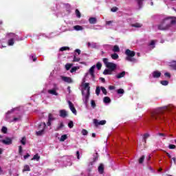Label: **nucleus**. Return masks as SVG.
Here are the masks:
<instances>
[{
	"label": "nucleus",
	"instance_id": "obj_35",
	"mask_svg": "<svg viewBox=\"0 0 176 176\" xmlns=\"http://www.w3.org/2000/svg\"><path fill=\"white\" fill-rule=\"evenodd\" d=\"M97 160H98V155H96L94 158V161L91 162L89 163V166H93V164H94L95 162H97Z\"/></svg>",
	"mask_w": 176,
	"mask_h": 176
},
{
	"label": "nucleus",
	"instance_id": "obj_18",
	"mask_svg": "<svg viewBox=\"0 0 176 176\" xmlns=\"http://www.w3.org/2000/svg\"><path fill=\"white\" fill-rule=\"evenodd\" d=\"M84 89L87 90V93H90V84L89 82L84 84Z\"/></svg>",
	"mask_w": 176,
	"mask_h": 176
},
{
	"label": "nucleus",
	"instance_id": "obj_4",
	"mask_svg": "<svg viewBox=\"0 0 176 176\" xmlns=\"http://www.w3.org/2000/svg\"><path fill=\"white\" fill-rule=\"evenodd\" d=\"M151 118L153 120H164L166 118L162 116V111L157 110L151 113Z\"/></svg>",
	"mask_w": 176,
	"mask_h": 176
},
{
	"label": "nucleus",
	"instance_id": "obj_30",
	"mask_svg": "<svg viewBox=\"0 0 176 176\" xmlns=\"http://www.w3.org/2000/svg\"><path fill=\"white\" fill-rule=\"evenodd\" d=\"M111 58L113 60H118V58H119V55L116 53H114V54H111Z\"/></svg>",
	"mask_w": 176,
	"mask_h": 176
},
{
	"label": "nucleus",
	"instance_id": "obj_36",
	"mask_svg": "<svg viewBox=\"0 0 176 176\" xmlns=\"http://www.w3.org/2000/svg\"><path fill=\"white\" fill-rule=\"evenodd\" d=\"M80 58H77L76 55L74 56L73 63H79Z\"/></svg>",
	"mask_w": 176,
	"mask_h": 176
},
{
	"label": "nucleus",
	"instance_id": "obj_34",
	"mask_svg": "<svg viewBox=\"0 0 176 176\" xmlns=\"http://www.w3.org/2000/svg\"><path fill=\"white\" fill-rule=\"evenodd\" d=\"M100 90L102 91L103 94H104V96H107V94H108V92L107 91V89H105V87H101Z\"/></svg>",
	"mask_w": 176,
	"mask_h": 176
},
{
	"label": "nucleus",
	"instance_id": "obj_59",
	"mask_svg": "<svg viewBox=\"0 0 176 176\" xmlns=\"http://www.w3.org/2000/svg\"><path fill=\"white\" fill-rule=\"evenodd\" d=\"M165 76H167L168 78H171V74H170V73L168 72H166L164 74Z\"/></svg>",
	"mask_w": 176,
	"mask_h": 176
},
{
	"label": "nucleus",
	"instance_id": "obj_28",
	"mask_svg": "<svg viewBox=\"0 0 176 176\" xmlns=\"http://www.w3.org/2000/svg\"><path fill=\"white\" fill-rule=\"evenodd\" d=\"M8 46H13V45H14V39L13 38L9 39L8 41Z\"/></svg>",
	"mask_w": 176,
	"mask_h": 176
},
{
	"label": "nucleus",
	"instance_id": "obj_43",
	"mask_svg": "<svg viewBox=\"0 0 176 176\" xmlns=\"http://www.w3.org/2000/svg\"><path fill=\"white\" fill-rule=\"evenodd\" d=\"M1 132L3 133V134H6L8 133V128L6 126H3Z\"/></svg>",
	"mask_w": 176,
	"mask_h": 176
},
{
	"label": "nucleus",
	"instance_id": "obj_1",
	"mask_svg": "<svg viewBox=\"0 0 176 176\" xmlns=\"http://www.w3.org/2000/svg\"><path fill=\"white\" fill-rule=\"evenodd\" d=\"M176 24V17L168 16L164 19L160 23L157 25V29L160 31H167L171 28V25H175Z\"/></svg>",
	"mask_w": 176,
	"mask_h": 176
},
{
	"label": "nucleus",
	"instance_id": "obj_42",
	"mask_svg": "<svg viewBox=\"0 0 176 176\" xmlns=\"http://www.w3.org/2000/svg\"><path fill=\"white\" fill-rule=\"evenodd\" d=\"M76 17H78V19H80L81 14H80V12L79 11V10H78V9L76 10Z\"/></svg>",
	"mask_w": 176,
	"mask_h": 176
},
{
	"label": "nucleus",
	"instance_id": "obj_44",
	"mask_svg": "<svg viewBox=\"0 0 176 176\" xmlns=\"http://www.w3.org/2000/svg\"><path fill=\"white\" fill-rule=\"evenodd\" d=\"M65 50H69V47H62L60 48V52H65Z\"/></svg>",
	"mask_w": 176,
	"mask_h": 176
},
{
	"label": "nucleus",
	"instance_id": "obj_58",
	"mask_svg": "<svg viewBox=\"0 0 176 176\" xmlns=\"http://www.w3.org/2000/svg\"><path fill=\"white\" fill-rule=\"evenodd\" d=\"M109 90H115L116 87L113 86V85H110V86L109 87Z\"/></svg>",
	"mask_w": 176,
	"mask_h": 176
},
{
	"label": "nucleus",
	"instance_id": "obj_23",
	"mask_svg": "<svg viewBox=\"0 0 176 176\" xmlns=\"http://www.w3.org/2000/svg\"><path fill=\"white\" fill-rule=\"evenodd\" d=\"M103 102H104V104H109V102H111V98L108 96H105L103 98Z\"/></svg>",
	"mask_w": 176,
	"mask_h": 176
},
{
	"label": "nucleus",
	"instance_id": "obj_27",
	"mask_svg": "<svg viewBox=\"0 0 176 176\" xmlns=\"http://www.w3.org/2000/svg\"><path fill=\"white\" fill-rule=\"evenodd\" d=\"M74 29L76 30V31H82V30H83V28L80 25H75L74 26Z\"/></svg>",
	"mask_w": 176,
	"mask_h": 176
},
{
	"label": "nucleus",
	"instance_id": "obj_56",
	"mask_svg": "<svg viewBox=\"0 0 176 176\" xmlns=\"http://www.w3.org/2000/svg\"><path fill=\"white\" fill-rule=\"evenodd\" d=\"M28 157H30V155H25L23 156L22 160H27V159H28Z\"/></svg>",
	"mask_w": 176,
	"mask_h": 176
},
{
	"label": "nucleus",
	"instance_id": "obj_25",
	"mask_svg": "<svg viewBox=\"0 0 176 176\" xmlns=\"http://www.w3.org/2000/svg\"><path fill=\"white\" fill-rule=\"evenodd\" d=\"M72 65H74V64H72V63H67L65 65V69H66V71H69V69H71V68L72 67Z\"/></svg>",
	"mask_w": 176,
	"mask_h": 176
},
{
	"label": "nucleus",
	"instance_id": "obj_64",
	"mask_svg": "<svg viewBox=\"0 0 176 176\" xmlns=\"http://www.w3.org/2000/svg\"><path fill=\"white\" fill-rule=\"evenodd\" d=\"M172 67H173V69H175V71H176V63H174L173 65H172Z\"/></svg>",
	"mask_w": 176,
	"mask_h": 176
},
{
	"label": "nucleus",
	"instance_id": "obj_38",
	"mask_svg": "<svg viewBox=\"0 0 176 176\" xmlns=\"http://www.w3.org/2000/svg\"><path fill=\"white\" fill-rule=\"evenodd\" d=\"M100 93H101V88H100V87H97L96 89V94L97 96H100Z\"/></svg>",
	"mask_w": 176,
	"mask_h": 176
},
{
	"label": "nucleus",
	"instance_id": "obj_45",
	"mask_svg": "<svg viewBox=\"0 0 176 176\" xmlns=\"http://www.w3.org/2000/svg\"><path fill=\"white\" fill-rule=\"evenodd\" d=\"M118 94H124V89H119L117 90Z\"/></svg>",
	"mask_w": 176,
	"mask_h": 176
},
{
	"label": "nucleus",
	"instance_id": "obj_31",
	"mask_svg": "<svg viewBox=\"0 0 176 176\" xmlns=\"http://www.w3.org/2000/svg\"><path fill=\"white\" fill-rule=\"evenodd\" d=\"M138 1V5L139 6V9H141L142 8V3H144V0H136Z\"/></svg>",
	"mask_w": 176,
	"mask_h": 176
},
{
	"label": "nucleus",
	"instance_id": "obj_11",
	"mask_svg": "<svg viewBox=\"0 0 176 176\" xmlns=\"http://www.w3.org/2000/svg\"><path fill=\"white\" fill-rule=\"evenodd\" d=\"M68 104H69V107L72 111V112L74 113V115H76V109H75V107L74 106V104L72 103V102L69 100Z\"/></svg>",
	"mask_w": 176,
	"mask_h": 176
},
{
	"label": "nucleus",
	"instance_id": "obj_54",
	"mask_svg": "<svg viewBox=\"0 0 176 176\" xmlns=\"http://www.w3.org/2000/svg\"><path fill=\"white\" fill-rule=\"evenodd\" d=\"M148 45L149 46H153V48L155 47V41L152 40Z\"/></svg>",
	"mask_w": 176,
	"mask_h": 176
},
{
	"label": "nucleus",
	"instance_id": "obj_24",
	"mask_svg": "<svg viewBox=\"0 0 176 176\" xmlns=\"http://www.w3.org/2000/svg\"><path fill=\"white\" fill-rule=\"evenodd\" d=\"M92 47V49H96L97 47V43H88V47Z\"/></svg>",
	"mask_w": 176,
	"mask_h": 176
},
{
	"label": "nucleus",
	"instance_id": "obj_22",
	"mask_svg": "<svg viewBox=\"0 0 176 176\" xmlns=\"http://www.w3.org/2000/svg\"><path fill=\"white\" fill-rule=\"evenodd\" d=\"M131 25L135 28H141V27H142V24L139 23H132Z\"/></svg>",
	"mask_w": 176,
	"mask_h": 176
},
{
	"label": "nucleus",
	"instance_id": "obj_7",
	"mask_svg": "<svg viewBox=\"0 0 176 176\" xmlns=\"http://www.w3.org/2000/svg\"><path fill=\"white\" fill-rule=\"evenodd\" d=\"M82 101L85 105L87 106L89 104V98H90V92H87V94L85 95V91H82Z\"/></svg>",
	"mask_w": 176,
	"mask_h": 176
},
{
	"label": "nucleus",
	"instance_id": "obj_52",
	"mask_svg": "<svg viewBox=\"0 0 176 176\" xmlns=\"http://www.w3.org/2000/svg\"><path fill=\"white\" fill-rule=\"evenodd\" d=\"M21 144H22V145H25V138L21 139Z\"/></svg>",
	"mask_w": 176,
	"mask_h": 176
},
{
	"label": "nucleus",
	"instance_id": "obj_13",
	"mask_svg": "<svg viewBox=\"0 0 176 176\" xmlns=\"http://www.w3.org/2000/svg\"><path fill=\"white\" fill-rule=\"evenodd\" d=\"M59 116H60V118H67V116H68V113H67V111L64 110V109H61L59 111Z\"/></svg>",
	"mask_w": 176,
	"mask_h": 176
},
{
	"label": "nucleus",
	"instance_id": "obj_3",
	"mask_svg": "<svg viewBox=\"0 0 176 176\" xmlns=\"http://www.w3.org/2000/svg\"><path fill=\"white\" fill-rule=\"evenodd\" d=\"M125 54L127 56L126 57V61H131V63H135V61H137V60L133 58L134 56H135V52L127 49L125 51Z\"/></svg>",
	"mask_w": 176,
	"mask_h": 176
},
{
	"label": "nucleus",
	"instance_id": "obj_48",
	"mask_svg": "<svg viewBox=\"0 0 176 176\" xmlns=\"http://www.w3.org/2000/svg\"><path fill=\"white\" fill-rule=\"evenodd\" d=\"M91 107H92V108H96V101H94V100H91Z\"/></svg>",
	"mask_w": 176,
	"mask_h": 176
},
{
	"label": "nucleus",
	"instance_id": "obj_32",
	"mask_svg": "<svg viewBox=\"0 0 176 176\" xmlns=\"http://www.w3.org/2000/svg\"><path fill=\"white\" fill-rule=\"evenodd\" d=\"M41 157L38 155H34L32 160H36V162L39 161Z\"/></svg>",
	"mask_w": 176,
	"mask_h": 176
},
{
	"label": "nucleus",
	"instance_id": "obj_50",
	"mask_svg": "<svg viewBox=\"0 0 176 176\" xmlns=\"http://www.w3.org/2000/svg\"><path fill=\"white\" fill-rule=\"evenodd\" d=\"M68 127L69 129H72L74 127V122L69 121V122L68 123Z\"/></svg>",
	"mask_w": 176,
	"mask_h": 176
},
{
	"label": "nucleus",
	"instance_id": "obj_15",
	"mask_svg": "<svg viewBox=\"0 0 176 176\" xmlns=\"http://www.w3.org/2000/svg\"><path fill=\"white\" fill-rule=\"evenodd\" d=\"M162 76V73L159 71H155L153 72V78H160Z\"/></svg>",
	"mask_w": 176,
	"mask_h": 176
},
{
	"label": "nucleus",
	"instance_id": "obj_49",
	"mask_svg": "<svg viewBox=\"0 0 176 176\" xmlns=\"http://www.w3.org/2000/svg\"><path fill=\"white\" fill-rule=\"evenodd\" d=\"M81 133H82V135H87V134L89 133V132L86 129H82Z\"/></svg>",
	"mask_w": 176,
	"mask_h": 176
},
{
	"label": "nucleus",
	"instance_id": "obj_55",
	"mask_svg": "<svg viewBox=\"0 0 176 176\" xmlns=\"http://www.w3.org/2000/svg\"><path fill=\"white\" fill-rule=\"evenodd\" d=\"M111 10L113 12H118V7H113Z\"/></svg>",
	"mask_w": 176,
	"mask_h": 176
},
{
	"label": "nucleus",
	"instance_id": "obj_63",
	"mask_svg": "<svg viewBox=\"0 0 176 176\" xmlns=\"http://www.w3.org/2000/svg\"><path fill=\"white\" fill-rule=\"evenodd\" d=\"M17 120H20V118H14L13 122H17Z\"/></svg>",
	"mask_w": 176,
	"mask_h": 176
},
{
	"label": "nucleus",
	"instance_id": "obj_21",
	"mask_svg": "<svg viewBox=\"0 0 176 176\" xmlns=\"http://www.w3.org/2000/svg\"><path fill=\"white\" fill-rule=\"evenodd\" d=\"M112 72H113L112 70H111L109 69H106L104 70L103 74L104 75H112Z\"/></svg>",
	"mask_w": 176,
	"mask_h": 176
},
{
	"label": "nucleus",
	"instance_id": "obj_62",
	"mask_svg": "<svg viewBox=\"0 0 176 176\" xmlns=\"http://www.w3.org/2000/svg\"><path fill=\"white\" fill-rule=\"evenodd\" d=\"M75 52H76V53H78V55L80 54V50L76 49V50H75Z\"/></svg>",
	"mask_w": 176,
	"mask_h": 176
},
{
	"label": "nucleus",
	"instance_id": "obj_39",
	"mask_svg": "<svg viewBox=\"0 0 176 176\" xmlns=\"http://www.w3.org/2000/svg\"><path fill=\"white\" fill-rule=\"evenodd\" d=\"M145 160V157L143 155L139 159V164H142Z\"/></svg>",
	"mask_w": 176,
	"mask_h": 176
},
{
	"label": "nucleus",
	"instance_id": "obj_47",
	"mask_svg": "<svg viewBox=\"0 0 176 176\" xmlns=\"http://www.w3.org/2000/svg\"><path fill=\"white\" fill-rule=\"evenodd\" d=\"M102 67V64H101V63L98 62L96 63V68H98V70L101 69Z\"/></svg>",
	"mask_w": 176,
	"mask_h": 176
},
{
	"label": "nucleus",
	"instance_id": "obj_14",
	"mask_svg": "<svg viewBox=\"0 0 176 176\" xmlns=\"http://www.w3.org/2000/svg\"><path fill=\"white\" fill-rule=\"evenodd\" d=\"M96 69V65H93L90 69H89V74L91 75V78L94 79L96 78V75L94 74V69Z\"/></svg>",
	"mask_w": 176,
	"mask_h": 176
},
{
	"label": "nucleus",
	"instance_id": "obj_26",
	"mask_svg": "<svg viewBox=\"0 0 176 176\" xmlns=\"http://www.w3.org/2000/svg\"><path fill=\"white\" fill-rule=\"evenodd\" d=\"M113 52H114L115 53H118L120 52V48H119V46L118 45H114L113 48Z\"/></svg>",
	"mask_w": 176,
	"mask_h": 176
},
{
	"label": "nucleus",
	"instance_id": "obj_17",
	"mask_svg": "<svg viewBox=\"0 0 176 176\" xmlns=\"http://www.w3.org/2000/svg\"><path fill=\"white\" fill-rule=\"evenodd\" d=\"M98 171L99 174H104V164H100L98 168Z\"/></svg>",
	"mask_w": 176,
	"mask_h": 176
},
{
	"label": "nucleus",
	"instance_id": "obj_51",
	"mask_svg": "<svg viewBox=\"0 0 176 176\" xmlns=\"http://www.w3.org/2000/svg\"><path fill=\"white\" fill-rule=\"evenodd\" d=\"M168 148L169 149H175L176 146L174 144H169Z\"/></svg>",
	"mask_w": 176,
	"mask_h": 176
},
{
	"label": "nucleus",
	"instance_id": "obj_37",
	"mask_svg": "<svg viewBox=\"0 0 176 176\" xmlns=\"http://www.w3.org/2000/svg\"><path fill=\"white\" fill-rule=\"evenodd\" d=\"M64 127V123L60 122L59 126L56 128V131H58V130H61Z\"/></svg>",
	"mask_w": 176,
	"mask_h": 176
},
{
	"label": "nucleus",
	"instance_id": "obj_5",
	"mask_svg": "<svg viewBox=\"0 0 176 176\" xmlns=\"http://www.w3.org/2000/svg\"><path fill=\"white\" fill-rule=\"evenodd\" d=\"M105 67L108 68V69H110L111 71H115L116 69V64L111 62H108V58H104L102 60Z\"/></svg>",
	"mask_w": 176,
	"mask_h": 176
},
{
	"label": "nucleus",
	"instance_id": "obj_46",
	"mask_svg": "<svg viewBox=\"0 0 176 176\" xmlns=\"http://www.w3.org/2000/svg\"><path fill=\"white\" fill-rule=\"evenodd\" d=\"M161 85H162V86H167V85H168V80H162L160 82Z\"/></svg>",
	"mask_w": 176,
	"mask_h": 176
},
{
	"label": "nucleus",
	"instance_id": "obj_12",
	"mask_svg": "<svg viewBox=\"0 0 176 176\" xmlns=\"http://www.w3.org/2000/svg\"><path fill=\"white\" fill-rule=\"evenodd\" d=\"M60 78L62 80H63V82H65L66 83H72L73 82L72 78H71V77L61 76Z\"/></svg>",
	"mask_w": 176,
	"mask_h": 176
},
{
	"label": "nucleus",
	"instance_id": "obj_6",
	"mask_svg": "<svg viewBox=\"0 0 176 176\" xmlns=\"http://www.w3.org/2000/svg\"><path fill=\"white\" fill-rule=\"evenodd\" d=\"M46 127V123L45 122H41L38 124V129L40 131H37L36 133V135H42L45 131V128Z\"/></svg>",
	"mask_w": 176,
	"mask_h": 176
},
{
	"label": "nucleus",
	"instance_id": "obj_33",
	"mask_svg": "<svg viewBox=\"0 0 176 176\" xmlns=\"http://www.w3.org/2000/svg\"><path fill=\"white\" fill-rule=\"evenodd\" d=\"M78 69H79V67H74L70 70V72H71V74H74V72H76V71H78Z\"/></svg>",
	"mask_w": 176,
	"mask_h": 176
},
{
	"label": "nucleus",
	"instance_id": "obj_40",
	"mask_svg": "<svg viewBox=\"0 0 176 176\" xmlns=\"http://www.w3.org/2000/svg\"><path fill=\"white\" fill-rule=\"evenodd\" d=\"M30 170H31V169L30 168V166H28V165L24 166V168L23 170V172L24 171H30Z\"/></svg>",
	"mask_w": 176,
	"mask_h": 176
},
{
	"label": "nucleus",
	"instance_id": "obj_61",
	"mask_svg": "<svg viewBox=\"0 0 176 176\" xmlns=\"http://www.w3.org/2000/svg\"><path fill=\"white\" fill-rule=\"evenodd\" d=\"M9 35L10 36H13L14 38H16V36H17V35H16V34L14 33H10Z\"/></svg>",
	"mask_w": 176,
	"mask_h": 176
},
{
	"label": "nucleus",
	"instance_id": "obj_2",
	"mask_svg": "<svg viewBox=\"0 0 176 176\" xmlns=\"http://www.w3.org/2000/svg\"><path fill=\"white\" fill-rule=\"evenodd\" d=\"M79 160L80 159V155H75L74 157H72V155H65L63 157V164H61V167H67V166H72V162L71 160H75L76 159Z\"/></svg>",
	"mask_w": 176,
	"mask_h": 176
},
{
	"label": "nucleus",
	"instance_id": "obj_8",
	"mask_svg": "<svg viewBox=\"0 0 176 176\" xmlns=\"http://www.w3.org/2000/svg\"><path fill=\"white\" fill-rule=\"evenodd\" d=\"M94 124H95L96 127H98V126H104V124H107V120H103L98 121L97 119H94Z\"/></svg>",
	"mask_w": 176,
	"mask_h": 176
},
{
	"label": "nucleus",
	"instance_id": "obj_53",
	"mask_svg": "<svg viewBox=\"0 0 176 176\" xmlns=\"http://www.w3.org/2000/svg\"><path fill=\"white\" fill-rule=\"evenodd\" d=\"M157 135H159L160 137H166V134L163 133H158Z\"/></svg>",
	"mask_w": 176,
	"mask_h": 176
},
{
	"label": "nucleus",
	"instance_id": "obj_57",
	"mask_svg": "<svg viewBox=\"0 0 176 176\" xmlns=\"http://www.w3.org/2000/svg\"><path fill=\"white\" fill-rule=\"evenodd\" d=\"M112 23H113V21H106V25H111V24H112Z\"/></svg>",
	"mask_w": 176,
	"mask_h": 176
},
{
	"label": "nucleus",
	"instance_id": "obj_19",
	"mask_svg": "<svg viewBox=\"0 0 176 176\" xmlns=\"http://www.w3.org/2000/svg\"><path fill=\"white\" fill-rule=\"evenodd\" d=\"M89 21L90 24H96L97 23V18L96 17H90L89 19Z\"/></svg>",
	"mask_w": 176,
	"mask_h": 176
},
{
	"label": "nucleus",
	"instance_id": "obj_29",
	"mask_svg": "<svg viewBox=\"0 0 176 176\" xmlns=\"http://www.w3.org/2000/svg\"><path fill=\"white\" fill-rule=\"evenodd\" d=\"M67 138H68V136L67 135H63L60 137V141L61 142H64V141H65V140H67Z\"/></svg>",
	"mask_w": 176,
	"mask_h": 176
},
{
	"label": "nucleus",
	"instance_id": "obj_41",
	"mask_svg": "<svg viewBox=\"0 0 176 176\" xmlns=\"http://www.w3.org/2000/svg\"><path fill=\"white\" fill-rule=\"evenodd\" d=\"M149 134L148 133H145L143 136V140L144 141V143L146 144V138H148Z\"/></svg>",
	"mask_w": 176,
	"mask_h": 176
},
{
	"label": "nucleus",
	"instance_id": "obj_9",
	"mask_svg": "<svg viewBox=\"0 0 176 176\" xmlns=\"http://www.w3.org/2000/svg\"><path fill=\"white\" fill-rule=\"evenodd\" d=\"M2 144L4 145H12L13 140L11 138L6 137L5 140H1Z\"/></svg>",
	"mask_w": 176,
	"mask_h": 176
},
{
	"label": "nucleus",
	"instance_id": "obj_10",
	"mask_svg": "<svg viewBox=\"0 0 176 176\" xmlns=\"http://www.w3.org/2000/svg\"><path fill=\"white\" fill-rule=\"evenodd\" d=\"M55 119H56V118H54V116H53V114L49 113L48 114V121L47 122V125L52 126V122H53Z\"/></svg>",
	"mask_w": 176,
	"mask_h": 176
},
{
	"label": "nucleus",
	"instance_id": "obj_60",
	"mask_svg": "<svg viewBox=\"0 0 176 176\" xmlns=\"http://www.w3.org/2000/svg\"><path fill=\"white\" fill-rule=\"evenodd\" d=\"M19 153H21V152H23V147L21 146H19Z\"/></svg>",
	"mask_w": 176,
	"mask_h": 176
},
{
	"label": "nucleus",
	"instance_id": "obj_16",
	"mask_svg": "<svg viewBox=\"0 0 176 176\" xmlns=\"http://www.w3.org/2000/svg\"><path fill=\"white\" fill-rule=\"evenodd\" d=\"M124 76H126V72L124 71L117 74L116 76V78H117V79H121V78H124Z\"/></svg>",
	"mask_w": 176,
	"mask_h": 176
},
{
	"label": "nucleus",
	"instance_id": "obj_20",
	"mask_svg": "<svg viewBox=\"0 0 176 176\" xmlns=\"http://www.w3.org/2000/svg\"><path fill=\"white\" fill-rule=\"evenodd\" d=\"M49 94H52V96H58V94L57 91H56V89H49L48 90Z\"/></svg>",
	"mask_w": 176,
	"mask_h": 176
}]
</instances>
